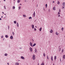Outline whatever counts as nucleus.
Wrapping results in <instances>:
<instances>
[{
  "instance_id": "f257e3e1",
  "label": "nucleus",
  "mask_w": 65,
  "mask_h": 65,
  "mask_svg": "<svg viewBox=\"0 0 65 65\" xmlns=\"http://www.w3.org/2000/svg\"><path fill=\"white\" fill-rule=\"evenodd\" d=\"M32 59L33 60H35V55H34L32 56Z\"/></svg>"
},
{
  "instance_id": "f03ea898",
  "label": "nucleus",
  "mask_w": 65,
  "mask_h": 65,
  "mask_svg": "<svg viewBox=\"0 0 65 65\" xmlns=\"http://www.w3.org/2000/svg\"><path fill=\"white\" fill-rule=\"evenodd\" d=\"M29 50L31 52H32V48L31 47H30Z\"/></svg>"
},
{
  "instance_id": "7ed1b4c3",
  "label": "nucleus",
  "mask_w": 65,
  "mask_h": 65,
  "mask_svg": "<svg viewBox=\"0 0 65 65\" xmlns=\"http://www.w3.org/2000/svg\"><path fill=\"white\" fill-rule=\"evenodd\" d=\"M33 15L34 17H35V11H34V13L33 14Z\"/></svg>"
},
{
  "instance_id": "20e7f679",
  "label": "nucleus",
  "mask_w": 65,
  "mask_h": 65,
  "mask_svg": "<svg viewBox=\"0 0 65 65\" xmlns=\"http://www.w3.org/2000/svg\"><path fill=\"white\" fill-rule=\"evenodd\" d=\"M21 58L22 59H23V60H24V59H25V58L23 56H21Z\"/></svg>"
},
{
  "instance_id": "39448f33",
  "label": "nucleus",
  "mask_w": 65,
  "mask_h": 65,
  "mask_svg": "<svg viewBox=\"0 0 65 65\" xmlns=\"http://www.w3.org/2000/svg\"><path fill=\"white\" fill-rule=\"evenodd\" d=\"M30 46H32V45H33V44H32V42H30Z\"/></svg>"
},
{
  "instance_id": "423d86ee",
  "label": "nucleus",
  "mask_w": 65,
  "mask_h": 65,
  "mask_svg": "<svg viewBox=\"0 0 65 65\" xmlns=\"http://www.w3.org/2000/svg\"><path fill=\"white\" fill-rule=\"evenodd\" d=\"M50 32V33H52L53 32V30L52 29H51Z\"/></svg>"
},
{
  "instance_id": "0eeeda50",
  "label": "nucleus",
  "mask_w": 65,
  "mask_h": 65,
  "mask_svg": "<svg viewBox=\"0 0 65 65\" xmlns=\"http://www.w3.org/2000/svg\"><path fill=\"white\" fill-rule=\"evenodd\" d=\"M15 65H19V63L18 62H16L15 63Z\"/></svg>"
},
{
  "instance_id": "6e6552de",
  "label": "nucleus",
  "mask_w": 65,
  "mask_h": 65,
  "mask_svg": "<svg viewBox=\"0 0 65 65\" xmlns=\"http://www.w3.org/2000/svg\"><path fill=\"white\" fill-rule=\"evenodd\" d=\"M4 55L5 56H8V54L7 53H5L4 54Z\"/></svg>"
},
{
  "instance_id": "1a4fd4ad",
  "label": "nucleus",
  "mask_w": 65,
  "mask_h": 65,
  "mask_svg": "<svg viewBox=\"0 0 65 65\" xmlns=\"http://www.w3.org/2000/svg\"><path fill=\"white\" fill-rule=\"evenodd\" d=\"M31 26H32V29H34V25H31Z\"/></svg>"
},
{
  "instance_id": "9d476101",
  "label": "nucleus",
  "mask_w": 65,
  "mask_h": 65,
  "mask_svg": "<svg viewBox=\"0 0 65 65\" xmlns=\"http://www.w3.org/2000/svg\"><path fill=\"white\" fill-rule=\"evenodd\" d=\"M10 38L11 39H13V36H10Z\"/></svg>"
},
{
  "instance_id": "9b49d317",
  "label": "nucleus",
  "mask_w": 65,
  "mask_h": 65,
  "mask_svg": "<svg viewBox=\"0 0 65 65\" xmlns=\"http://www.w3.org/2000/svg\"><path fill=\"white\" fill-rule=\"evenodd\" d=\"M51 59L52 61H53V56H52L51 57Z\"/></svg>"
},
{
  "instance_id": "f8f14e48",
  "label": "nucleus",
  "mask_w": 65,
  "mask_h": 65,
  "mask_svg": "<svg viewBox=\"0 0 65 65\" xmlns=\"http://www.w3.org/2000/svg\"><path fill=\"white\" fill-rule=\"evenodd\" d=\"M21 1V0H18L17 1V3H20V2Z\"/></svg>"
},
{
  "instance_id": "ddd939ff",
  "label": "nucleus",
  "mask_w": 65,
  "mask_h": 65,
  "mask_svg": "<svg viewBox=\"0 0 65 65\" xmlns=\"http://www.w3.org/2000/svg\"><path fill=\"white\" fill-rule=\"evenodd\" d=\"M57 4H58V5H59V4H60V2H59V1H57Z\"/></svg>"
},
{
  "instance_id": "4468645a",
  "label": "nucleus",
  "mask_w": 65,
  "mask_h": 65,
  "mask_svg": "<svg viewBox=\"0 0 65 65\" xmlns=\"http://www.w3.org/2000/svg\"><path fill=\"white\" fill-rule=\"evenodd\" d=\"M56 7H54L53 8V9L54 10H56Z\"/></svg>"
},
{
  "instance_id": "2eb2a0df",
  "label": "nucleus",
  "mask_w": 65,
  "mask_h": 65,
  "mask_svg": "<svg viewBox=\"0 0 65 65\" xmlns=\"http://www.w3.org/2000/svg\"><path fill=\"white\" fill-rule=\"evenodd\" d=\"M16 24H17V27H19V23L18 22H17V23Z\"/></svg>"
},
{
  "instance_id": "dca6fc26",
  "label": "nucleus",
  "mask_w": 65,
  "mask_h": 65,
  "mask_svg": "<svg viewBox=\"0 0 65 65\" xmlns=\"http://www.w3.org/2000/svg\"><path fill=\"white\" fill-rule=\"evenodd\" d=\"M54 59L56 60L57 59V56H54Z\"/></svg>"
},
{
  "instance_id": "f3484780",
  "label": "nucleus",
  "mask_w": 65,
  "mask_h": 65,
  "mask_svg": "<svg viewBox=\"0 0 65 65\" xmlns=\"http://www.w3.org/2000/svg\"><path fill=\"white\" fill-rule=\"evenodd\" d=\"M36 44L35 43L32 46H35L36 45Z\"/></svg>"
},
{
  "instance_id": "a211bd4d",
  "label": "nucleus",
  "mask_w": 65,
  "mask_h": 65,
  "mask_svg": "<svg viewBox=\"0 0 65 65\" xmlns=\"http://www.w3.org/2000/svg\"><path fill=\"white\" fill-rule=\"evenodd\" d=\"M63 59H65V55H63Z\"/></svg>"
},
{
  "instance_id": "6ab92c4d",
  "label": "nucleus",
  "mask_w": 65,
  "mask_h": 65,
  "mask_svg": "<svg viewBox=\"0 0 65 65\" xmlns=\"http://www.w3.org/2000/svg\"><path fill=\"white\" fill-rule=\"evenodd\" d=\"M14 23L15 24L17 23V21H14Z\"/></svg>"
},
{
  "instance_id": "aec40b11",
  "label": "nucleus",
  "mask_w": 65,
  "mask_h": 65,
  "mask_svg": "<svg viewBox=\"0 0 65 65\" xmlns=\"http://www.w3.org/2000/svg\"><path fill=\"white\" fill-rule=\"evenodd\" d=\"M62 5L63 6H65V3H63Z\"/></svg>"
},
{
  "instance_id": "412c9836",
  "label": "nucleus",
  "mask_w": 65,
  "mask_h": 65,
  "mask_svg": "<svg viewBox=\"0 0 65 65\" xmlns=\"http://www.w3.org/2000/svg\"><path fill=\"white\" fill-rule=\"evenodd\" d=\"M55 34H56V35H58V32H56L55 33Z\"/></svg>"
},
{
  "instance_id": "4be33fe9",
  "label": "nucleus",
  "mask_w": 65,
  "mask_h": 65,
  "mask_svg": "<svg viewBox=\"0 0 65 65\" xmlns=\"http://www.w3.org/2000/svg\"><path fill=\"white\" fill-rule=\"evenodd\" d=\"M5 37L6 38H8V35H5Z\"/></svg>"
},
{
  "instance_id": "5701e85b",
  "label": "nucleus",
  "mask_w": 65,
  "mask_h": 65,
  "mask_svg": "<svg viewBox=\"0 0 65 65\" xmlns=\"http://www.w3.org/2000/svg\"><path fill=\"white\" fill-rule=\"evenodd\" d=\"M23 17H24V18H26V15H23Z\"/></svg>"
},
{
  "instance_id": "b1692460",
  "label": "nucleus",
  "mask_w": 65,
  "mask_h": 65,
  "mask_svg": "<svg viewBox=\"0 0 65 65\" xmlns=\"http://www.w3.org/2000/svg\"><path fill=\"white\" fill-rule=\"evenodd\" d=\"M47 59H49V57L48 55L47 56Z\"/></svg>"
},
{
  "instance_id": "393cba45",
  "label": "nucleus",
  "mask_w": 65,
  "mask_h": 65,
  "mask_svg": "<svg viewBox=\"0 0 65 65\" xmlns=\"http://www.w3.org/2000/svg\"><path fill=\"white\" fill-rule=\"evenodd\" d=\"M19 10H20L21 8V7L20 6L19 7H18Z\"/></svg>"
},
{
  "instance_id": "a878e982",
  "label": "nucleus",
  "mask_w": 65,
  "mask_h": 65,
  "mask_svg": "<svg viewBox=\"0 0 65 65\" xmlns=\"http://www.w3.org/2000/svg\"><path fill=\"white\" fill-rule=\"evenodd\" d=\"M42 29V28H41V27L40 29H39V30H40V31H41V29Z\"/></svg>"
},
{
  "instance_id": "bb28decb",
  "label": "nucleus",
  "mask_w": 65,
  "mask_h": 65,
  "mask_svg": "<svg viewBox=\"0 0 65 65\" xmlns=\"http://www.w3.org/2000/svg\"><path fill=\"white\" fill-rule=\"evenodd\" d=\"M13 9H15V6H13Z\"/></svg>"
},
{
  "instance_id": "cd10ccee",
  "label": "nucleus",
  "mask_w": 65,
  "mask_h": 65,
  "mask_svg": "<svg viewBox=\"0 0 65 65\" xmlns=\"http://www.w3.org/2000/svg\"><path fill=\"white\" fill-rule=\"evenodd\" d=\"M35 52L36 53H37V50H36V49H35Z\"/></svg>"
},
{
  "instance_id": "c85d7f7f",
  "label": "nucleus",
  "mask_w": 65,
  "mask_h": 65,
  "mask_svg": "<svg viewBox=\"0 0 65 65\" xmlns=\"http://www.w3.org/2000/svg\"><path fill=\"white\" fill-rule=\"evenodd\" d=\"M45 53H44L43 54V55L44 56V57H45Z\"/></svg>"
},
{
  "instance_id": "c756f323",
  "label": "nucleus",
  "mask_w": 65,
  "mask_h": 65,
  "mask_svg": "<svg viewBox=\"0 0 65 65\" xmlns=\"http://www.w3.org/2000/svg\"><path fill=\"white\" fill-rule=\"evenodd\" d=\"M41 65H44V63L43 62L41 63Z\"/></svg>"
},
{
  "instance_id": "7c9ffc66",
  "label": "nucleus",
  "mask_w": 65,
  "mask_h": 65,
  "mask_svg": "<svg viewBox=\"0 0 65 65\" xmlns=\"http://www.w3.org/2000/svg\"><path fill=\"white\" fill-rule=\"evenodd\" d=\"M64 29V28H61V30H62V31H63V29Z\"/></svg>"
},
{
  "instance_id": "2f4dec72",
  "label": "nucleus",
  "mask_w": 65,
  "mask_h": 65,
  "mask_svg": "<svg viewBox=\"0 0 65 65\" xmlns=\"http://www.w3.org/2000/svg\"><path fill=\"white\" fill-rule=\"evenodd\" d=\"M12 34H13V35H14V32H12Z\"/></svg>"
},
{
  "instance_id": "473e14b6",
  "label": "nucleus",
  "mask_w": 65,
  "mask_h": 65,
  "mask_svg": "<svg viewBox=\"0 0 65 65\" xmlns=\"http://www.w3.org/2000/svg\"><path fill=\"white\" fill-rule=\"evenodd\" d=\"M61 50V48H59V51H60Z\"/></svg>"
},
{
  "instance_id": "72a5a7b5",
  "label": "nucleus",
  "mask_w": 65,
  "mask_h": 65,
  "mask_svg": "<svg viewBox=\"0 0 65 65\" xmlns=\"http://www.w3.org/2000/svg\"><path fill=\"white\" fill-rule=\"evenodd\" d=\"M29 19H32V17H29Z\"/></svg>"
},
{
  "instance_id": "f704fd0d",
  "label": "nucleus",
  "mask_w": 65,
  "mask_h": 65,
  "mask_svg": "<svg viewBox=\"0 0 65 65\" xmlns=\"http://www.w3.org/2000/svg\"><path fill=\"white\" fill-rule=\"evenodd\" d=\"M1 38H3V36H2L1 37Z\"/></svg>"
},
{
  "instance_id": "c9c22d12",
  "label": "nucleus",
  "mask_w": 65,
  "mask_h": 65,
  "mask_svg": "<svg viewBox=\"0 0 65 65\" xmlns=\"http://www.w3.org/2000/svg\"><path fill=\"white\" fill-rule=\"evenodd\" d=\"M20 50H22V47H20Z\"/></svg>"
},
{
  "instance_id": "e433bc0d",
  "label": "nucleus",
  "mask_w": 65,
  "mask_h": 65,
  "mask_svg": "<svg viewBox=\"0 0 65 65\" xmlns=\"http://www.w3.org/2000/svg\"><path fill=\"white\" fill-rule=\"evenodd\" d=\"M4 8L5 9H6V7H5V6H4Z\"/></svg>"
},
{
  "instance_id": "4c0bfd02",
  "label": "nucleus",
  "mask_w": 65,
  "mask_h": 65,
  "mask_svg": "<svg viewBox=\"0 0 65 65\" xmlns=\"http://www.w3.org/2000/svg\"><path fill=\"white\" fill-rule=\"evenodd\" d=\"M34 30L35 31H36V29L35 28H34Z\"/></svg>"
},
{
  "instance_id": "58836bf2",
  "label": "nucleus",
  "mask_w": 65,
  "mask_h": 65,
  "mask_svg": "<svg viewBox=\"0 0 65 65\" xmlns=\"http://www.w3.org/2000/svg\"><path fill=\"white\" fill-rule=\"evenodd\" d=\"M8 30H9V26H8Z\"/></svg>"
},
{
  "instance_id": "ea45409f",
  "label": "nucleus",
  "mask_w": 65,
  "mask_h": 65,
  "mask_svg": "<svg viewBox=\"0 0 65 65\" xmlns=\"http://www.w3.org/2000/svg\"><path fill=\"white\" fill-rule=\"evenodd\" d=\"M60 13L58 12V14H60Z\"/></svg>"
},
{
  "instance_id": "a19ab883",
  "label": "nucleus",
  "mask_w": 65,
  "mask_h": 65,
  "mask_svg": "<svg viewBox=\"0 0 65 65\" xmlns=\"http://www.w3.org/2000/svg\"><path fill=\"white\" fill-rule=\"evenodd\" d=\"M64 7H62V9H63V8L64 9Z\"/></svg>"
},
{
  "instance_id": "79ce46f5",
  "label": "nucleus",
  "mask_w": 65,
  "mask_h": 65,
  "mask_svg": "<svg viewBox=\"0 0 65 65\" xmlns=\"http://www.w3.org/2000/svg\"><path fill=\"white\" fill-rule=\"evenodd\" d=\"M60 17V14H59V15H58V17Z\"/></svg>"
},
{
  "instance_id": "37998d69",
  "label": "nucleus",
  "mask_w": 65,
  "mask_h": 65,
  "mask_svg": "<svg viewBox=\"0 0 65 65\" xmlns=\"http://www.w3.org/2000/svg\"><path fill=\"white\" fill-rule=\"evenodd\" d=\"M53 3H55V1H53Z\"/></svg>"
},
{
  "instance_id": "c03bdc74",
  "label": "nucleus",
  "mask_w": 65,
  "mask_h": 65,
  "mask_svg": "<svg viewBox=\"0 0 65 65\" xmlns=\"http://www.w3.org/2000/svg\"><path fill=\"white\" fill-rule=\"evenodd\" d=\"M7 64H8V65H9V63H7Z\"/></svg>"
},
{
  "instance_id": "a18cd8bd",
  "label": "nucleus",
  "mask_w": 65,
  "mask_h": 65,
  "mask_svg": "<svg viewBox=\"0 0 65 65\" xmlns=\"http://www.w3.org/2000/svg\"><path fill=\"white\" fill-rule=\"evenodd\" d=\"M59 12H61V10H59Z\"/></svg>"
},
{
  "instance_id": "49530a36",
  "label": "nucleus",
  "mask_w": 65,
  "mask_h": 65,
  "mask_svg": "<svg viewBox=\"0 0 65 65\" xmlns=\"http://www.w3.org/2000/svg\"><path fill=\"white\" fill-rule=\"evenodd\" d=\"M47 6V4H46V5H45V6Z\"/></svg>"
},
{
  "instance_id": "de8ad7c7",
  "label": "nucleus",
  "mask_w": 65,
  "mask_h": 65,
  "mask_svg": "<svg viewBox=\"0 0 65 65\" xmlns=\"http://www.w3.org/2000/svg\"><path fill=\"white\" fill-rule=\"evenodd\" d=\"M0 20H2V19H1V18H0Z\"/></svg>"
},
{
  "instance_id": "09e8293b",
  "label": "nucleus",
  "mask_w": 65,
  "mask_h": 65,
  "mask_svg": "<svg viewBox=\"0 0 65 65\" xmlns=\"http://www.w3.org/2000/svg\"><path fill=\"white\" fill-rule=\"evenodd\" d=\"M48 11L50 12V9H49L48 10Z\"/></svg>"
},
{
  "instance_id": "8fccbe9b",
  "label": "nucleus",
  "mask_w": 65,
  "mask_h": 65,
  "mask_svg": "<svg viewBox=\"0 0 65 65\" xmlns=\"http://www.w3.org/2000/svg\"><path fill=\"white\" fill-rule=\"evenodd\" d=\"M63 50H62V52L63 53Z\"/></svg>"
},
{
  "instance_id": "3c124183",
  "label": "nucleus",
  "mask_w": 65,
  "mask_h": 65,
  "mask_svg": "<svg viewBox=\"0 0 65 65\" xmlns=\"http://www.w3.org/2000/svg\"><path fill=\"white\" fill-rule=\"evenodd\" d=\"M2 13H3V14H4V13L3 12H2Z\"/></svg>"
},
{
  "instance_id": "603ef678",
  "label": "nucleus",
  "mask_w": 65,
  "mask_h": 65,
  "mask_svg": "<svg viewBox=\"0 0 65 65\" xmlns=\"http://www.w3.org/2000/svg\"><path fill=\"white\" fill-rule=\"evenodd\" d=\"M32 40L33 41H34V40H33V39H32Z\"/></svg>"
},
{
  "instance_id": "864d4df0",
  "label": "nucleus",
  "mask_w": 65,
  "mask_h": 65,
  "mask_svg": "<svg viewBox=\"0 0 65 65\" xmlns=\"http://www.w3.org/2000/svg\"><path fill=\"white\" fill-rule=\"evenodd\" d=\"M3 40H4V38L3 39Z\"/></svg>"
},
{
  "instance_id": "5fc2aeb1",
  "label": "nucleus",
  "mask_w": 65,
  "mask_h": 65,
  "mask_svg": "<svg viewBox=\"0 0 65 65\" xmlns=\"http://www.w3.org/2000/svg\"><path fill=\"white\" fill-rule=\"evenodd\" d=\"M2 18H3V16H2L1 17Z\"/></svg>"
},
{
  "instance_id": "6e6d98bb",
  "label": "nucleus",
  "mask_w": 65,
  "mask_h": 65,
  "mask_svg": "<svg viewBox=\"0 0 65 65\" xmlns=\"http://www.w3.org/2000/svg\"><path fill=\"white\" fill-rule=\"evenodd\" d=\"M20 5H22V4H20Z\"/></svg>"
},
{
  "instance_id": "4d7b16f0",
  "label": "nucleus",
  "mask_w": 65,
  "mask_h": 65,
  "mask_svg": "<svg viewBox=\"0 0 65 65\" xmlns=\"http://www.w3.org/2000/svg\"><path fill=\"white\" fill-rule=\"evenodd\" d=\"M47 6H46V8H47Z\"/></svg>"
},
{
  "instance_id": "13d9d810",
  "label": "nucleus",
  "mask_w": 65,
  "mask_h": 65,
  "mask_svg": "<svg viewBox=\"0 0 65 65\" xmlns=\"http://www.w3.org/2000/svg\"><path fill=\"white\" fill-rule=\"evenodd\" d=\"M60 61H61V59H60Z\"/></svg>"
},
{
  "instance_id": "bf43d9fd",
  "label": "nucleus",
  "mask_w": 65,
  "mask_h": 65,
  "mask_svg": "<svg viewBox=\"0 0 65 65\" xmlns=\"http://www.w3.org/2000/svg\"><path fill=\"white\" fill-rule=\"evenodd\" d=\"M53 65H55V64H53Z\"/></svg>"
},
{
  "instance_id": "052dcab7",
  "label": "nucleus",
  "mask_w": 65,
  "mask_h": 65,
  "mask_svg": "<svg viewBox=\"0 0 65 65\" xmlns=\"http://www.w3.org/2000/svg\"><path fill=\"white\" fill-rule=\"evenodd\" d=\"M43 9H44V8H43Z\"/></svg>"
},
{
  "instance_id": "680f3d73",
  "label": "nucleus",
  "mask_w": 65,
  "mask_h": 65,
  "mask_svg": "<svg viewBox=\"0 0 65 65\" xmlns=\"http://www.w3.org/2000/svg\"><path fill=\"white\" fill-rule=\"evenodd\" d=\"M5 14V15H6V14Z\"/></svg>"
},
{
  "instance_id": "e2e57ef3",
  "label": "nucleus",
  "mask_w": 65,
  "mask_h": 65,
  "mask_svg": "<svg viewBox=\"0 0 65 65\" xmlns=\"http://www.w3.org/2000/svg\"><path fill=\"white\" fill-rule=\"evenodd\" d=\"M4 0V1H6L5 0Z\"/></svg>"
},
{
  "instance_id": "0e129e2a",
  "label": "nucleus",
  "mask_w": 65,
  "mask_h": 65,
  "mask_svg": "<svg viewBox=\"0 0 65 65\" xmlns=\"http://www.w3.org/2000/svg\"><path fill=\"white\" fill-rule=\"evenodd\" d=\"M35 27H36V28H37V27L36 26Z\"/></svg>"
},
{
  "instance_id": "69168bd1",
  "label": "nucleus",
  "mask_w": 65,
  "mask_h": 65,
  "mask_svg": "<svg viewBox=\"0 0 65 65\" xmlns=\"http://www.w3.org/2000/svg\"><path fill=\"white\" fill-rule=\"evenodd\" d=\"M18 61H20V60H18Z\"/></svg>"
},
{
  "instance_id": "338daca9",
  "label": "nucleus",
  "mask_w": 65,
  "mask_h": 65,
  "mask_svg": "<svg viewBox=\"0 0 65 65\" xmlns=\"http://www.w3.org/2000/svg\"><path fill=\"white\" fill-rule=\"evenodd\" d=\"M25 1V2H26V1Z\"/></svg>"
},
{
  "instance_id": "774afa93",
  "label": "nucleus",
  "mask_w": 65,
  "mask_h": 65,
  "mask_svg": "<svg viewBox=\"0 0 65 65\" xmlns=\"http://www.w3.org/2000/svg\"><path fill=\"white\" fill-rule=\"evenodd\" d=\"M38 65H39V63H38Z\"/></svg>"
}]
</instances>
